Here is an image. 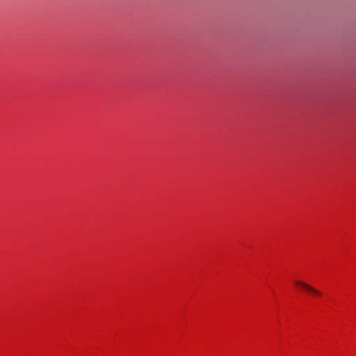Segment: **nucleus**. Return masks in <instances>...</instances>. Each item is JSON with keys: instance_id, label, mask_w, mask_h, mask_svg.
<instances>
[{"instance_id": "1", "label": "nucleus", "mask_w": 356, "mask_h": 356, "mask_svg": "<svg viewBox=\"0 0 356 356\" xmlns=\"http://www.w3.org/2000/svg\"><path fill=\"white\" fill-rule=\"evenodd\" d=\"M295 284L299 286L302 287L304 289H305L306 291H307L308 292L311 293L313 295H317V296L322 295V293L320 291L316 289L315 288H314L313 286L309 285L308 284H307L305 282H300V281H296L295 282Z\"/></svg>"}]
</instances>
